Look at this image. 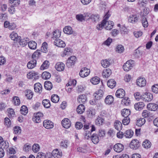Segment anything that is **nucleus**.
<instances>
[{
  "label": "nucleus",
  "mask_w": 158,
  "mask_h": 158,
  "mask_svg": "<svg viewBox=\"0 0 158 158\" xmlns=\"http://www.w3.org/2000/svg\"><path fill=\"white\" fill-rule=\"evenodd\" d=\"M9 2L11 4V5L17 7L19 4L20 1L19 0H9Z\"/></svg>",
  "instance_id": "4d7b16f0"
},
{
  "label": "nucleus",
  "mask_w": 158,
  "mask_h": 158,
  "mask_svg": "<svg viewBox=\"0 0 158 158\" xmlns=\"http://www.w3.org/2000/svg\"><path fill=\"white\" fill-rule=\"evenodd\" d=\"M125 92L124 90L122 89H118L115 93L116 96L118 98H122L124 97Z\"/></svg>",
  "instance_id": "dca6fc26"
},
{
  "label": "nucleus",
  "mask_w": 158,
  "mask_h": 158,
  "mask_svg": "<svg viewBox=\"0 0 158 158\" xmlns=\"http://www.w3.org/2000/svg\"><path fill=\"white\" fill-rule=\"evenodd\" d=\"M10 36L11 39L17 42L19 40L20 37L18 36L17 33L14 32H12L10 34Z\"/></svg>",
  "instance_id": "a878e982"
},
{
  "label": "nucleus",
  "mask_w": 158,
  "mask_h": 158,
  "mask_svg": "<svg viewBox=\"0 0 158 158\" xmlns=\"http://www.w3.org/2000/svg\"><path fill=\"white\" fill-rule=\"evenodd\" d=\"M34 89L35 92L40 93L42 91V85L39 83H36L34 85Z\"/></svg>",
  "instance_id": "5701e85b"
},
{
  "label": "nucleus",
  "mask_w": 158,
  "mask_h": 158,
  "mask_svg": "<svg viewBox=\"0 0 158 158\" xmlns=\"http://www.w3.org/2000/svg\"><path fill=\"white\" fill-rule=\"evenodd\" d=\"M134 66V61L132 60H128L123 66V69L125 71H128L131 69Z\"/></svg>",
  "instance_id": "f03ea898"
},
{
  "label": "nucleus",
  "mask_w": 158,
  "mask_h": 158,
  "mask_svg": "<svg viewBox=\"0 0 158 158\" xmlns=\"http://www.w3.org/2000/svg\"><path fill=\"white\" fill-rule=\"evenodd\" d=\"M54 44L60 48H64L65 46V44L63 41L60 39L54 41Z\"/></svg>",
  "instance_id": "4468645a"
},
{
  "label": "nucleus",
  "mask_w": 158,
  "mask_h": 158,
  "mask_svg": "<svg viewBox=\"0 0 158 158\" xmlns=\"http://www.w3.org/2000/svg\"><path fill=\"white\" fill-rule=\"evenodd\" d=\"M130 122V119L129 117H125L122 120V123L124 125H128Z\"/></svg>",
  "instance_id": "774afa93"
},
{
  "label": "nucleus",
  "mask_w": 158,
  "mask_h": 158,
  "mask_svg": "<svg viewBox=\"0 0 158 158\" xmlns=\"http://www.w3.org/2000/svg\"><path fill=\"white\" fill-rule=\"evenodd\" d=\"M87 100L86 96L85 94H81L79 96L77 101L80 103H84Z\"/></svg>",
  "instance_id": "393cba45"
},
{
  "label": "nucleus",
  "mask_w": 158,
  "mask_h": 158,
  "mask_svg": "<svg viewBox=\"0 0 158 158\" xmlns=\"http://www.w3.org/2000/svg\"><path fill=\"white\" fill-rule=\"evenodd\" d=\"M64 64L62 62L57 63L55 66L56 69L59 71H62L64 70Z\"/></svg>",
  "instance_id": "4be33fe9"
},
{
  "label": "nucleus",
  "mask_w": 158,
  "mask_h": 158,
  "mask_svg": "<svg viewBox=\"0 0 158 158\" xmlns=\"http://www.w3.org/2000/svg\"><path fill=\"white\" fill-rule=\"evenodd\" d=\"M48 44L46 42H44L41 47V51L44 53H46L48 51L47 49Z\"/></svg>",
  "instance_id": "6e6d98bb"
},
{
  "label": "nucleus",
  "mask_w": 158,
  "mask_h": 158,
  "mask_svg": "<svg viewBox=\"0 0 158 158\" xmlns=\"http://www.w3.org/2000/svg\"><path fill=\"white\" fill-rule=\"evenodd\" d=\"M100 81V78L97 77H92L90 80L91 83L93 85H97L99 83Z\"/></svg>",
  "instance_id": "58836bf2"
},
{
  "label": "nucleus",
  "mask_w": 158,
  "mask_h": 158,
  "mask_svg": "<svg viewBox=\"0 0 158 158\" xmlns=\"http://www.w3.org/2000/svg\"><path fill=\"white\" fill-rule=\"evenodd\" d=\"M130 113V110L128 109H124L121 111V114L122 116L124 117H128Z\"/></svg>",
  "instance_id": "2f4dec72"
},
{
  "label": "nucleus",
  "mask_w": 158,
  "mask_h": 158,
  "mask_svg": "<svg viewBox=\"0 0 158 158\" xmlns=\"http://www.w3.org/2000/svg\"><path fill=\"white\" fill-rule=\"evenodd\" d=\"M85 110V107L83 104H80L79 105L77 109V111L78 113L79 114H81L83 113Z\"/></svg>",
  "instance_id": "f704fd0d"
},
{
  "label": "nucleus",
  "mask_w": 158,
  "mask_h": 158,
  "mask_svg": "<svg viewBox=\"0 0 158 158\" xmlns=\"http://www.w3.org/2000/svg\"><path fill=\"white\" fill-rule=\"evenodd\" d=\"M28 45L30 48L31 49H35L36 48V43L34 41H31L28 42Z\"/></svg>",
  "instance_id": "c9c22d12"
},
{
  "label": "nucleus",
  "mask_w": 158,
  "mask_h": 158,
  "mask_svg": "<svg viewBox=\"0 0 158 158\" xmlns=\"http://www.w3.org/2000/svg\"><path fill=\"white\" fill-rule=\"evenodd\" d=\"M49 62L47 60L44 61L40 67L41 70H44L48 69L49 66Z\"/></svg>",
  "instance_id": "37998d69"
},
{
  "label": "nucleus",
  "mask_w": 158,
  "mask_h": 158,
  "mask_svg": "<svg viewBox=\"0 0 158 158\" xmlns=\"http://www.w3.org/2000/svg\"><path fill=\"white\" fill-rule=\"evenodd\" d=\"M61 31L58 30H55L53 31L51 34L52 38L55 41L59 39L61 35Z\"/></svg>",
  "instance_id": "423d86ee"
},
{
  "label": "nucleus",
  "mask_w": 158,
  "mask_h": 158,
  "mask_svg": "<svg viewBox=\"0 0 158 158\" xmlns=\"http://www.w3.org/2000/svg\"><path fill=\"white\" fill-rule=\"evenodd\" d=\"M116 51L119 53L123 52L124 50V48L122 45H118L116 48Z\"/></svg>",
  "instance_id": "13d9d810"
},
{
  "label": "nucleus",
  "mask_w": 158,
  "mask_h": 158,
  "mask_svg": "<svg viewBox=\"0 0 158 158\" xmlns=\"http://www.w3.org/2000/svg\"><path fill=\"white\" fill-rule=\"evenodd\" d=\"M43 116V114L41 112H38L36 114H34V116L32 118V120L35 123H39L41 121V118Z\"/></svg>",
  "instance_id": "20e7f679"
},
{
  "label": "nucleus",
  "mask_w": 158,
  "mask_h": 158,
  "mask_svg": "<svg viewBox=\"0 0 158 158\" xmlns=\"http://www.w3.org/2000/svg\"><path fill=\"white\" fill-rule=\"evenodd\" d=\"M139 16L137 15L133 14L131 15L128 18V21L132 23H135L137 22L139 20Z\"/></svg>",
  "instance_id": "1a4fd4ad"
},
{
  "label": "nucleus",
  "mask_w": 158,
  "mask_h": 158,
  "mask_svg": "<svg viewBox=\"0 0 158 158\" xmlns=\"http://www.w3.org/2000/svg\"><path fill=\"white\" fill-rule=\"evenodd\" d=\"M48 156V155L40 152L37 153L36 158H46V156Z\"/></svg>",
  "instance_id": "e2e57ef3"
},
{
  "label": "nucleus",
  "mask_w": 158,
  "mask_h": 158,
  "mask_svg": "<svg viewBox=\"0 0 158 158\" xmlns=\"http://www.w3.org/2000/svg\"><path fill=\"white\" fill-rule=\"evenodd\" d=\"M42 104L46 108H49L51 106L50 101L48 99L44 100L42 101Z\"/></svg>",
  "instance_id": "864d4df0"
},
{
  "label": "nucleus",
  "mask_w": 158,
  "mask_h": 158,
  "mask_svg": "<svg viewBox=\"0 0 158 158\" xmlns=\"http://www.w3.org/2000/svg\"><path fill=\"white\" fill-rule=\"evenodd\" d=\"M90 71L87 68H82L79 73L80 76L82 77H85L87 76L89 74Z\"/></svg>",
  "instance_id": "0eeeda50"
},
{
  "label": "nucleus",
  "mask_w": 158,
  "mask_h": 158,
  "mask_svg": "<svg viewBox=\"0 0 158 158\" xmlns=\"http://www.w3.org/2000/svg\"><path fill=\"white\" fill-rule=\"evenodd\" d=\"M27 77L28 79L37 80L39 78V75L38 72L33 71L28 73L27 74Z\"/></svg>",
  "instance_id": "7ed1b4c3"
},
{
  "label": "nucleus",
  "mask_w": 158,
  "mask_h": 158,
  "mask_svg": "<svg viewBox=\"0 0 158 158\" xmlns=\"http://www.w3.org/2000/svg\"><path fill=\"white\" fill-rule=\"evenodd\" d=\"M144 106V103L142 102H139L135 103L134 105V108L136 110H141Z\"/></svg>",
  "instance_id": "b1692460"
},
{
  "label": "nucleus",
  "mask_w": 158,
  "mask_h": 158,
  "mask_svg": "<svg viewBox=\"0 0 158 158\" xmlns=\"http://www.w3.org/2000/svg\"><path fill=\"white\" fill-rule=\"evenodd\" d=\"M136 83L138 86L143 87L145 85L146 81L144 78H140L137 80Z\"/></svg>",
  "instance_id": "aec40b11"
},
{
  "label": "nucleus",
  "mask_w": 158,
  "mask_h": 158,
  "mask_svg": "<svg viewBox=\"0 0 158 158\" xmlns=\"http://www.w3.org/2000/svg\"><path fill=\"white\" fill-rule=\"evenodd\" d=\"M104 121V119L98 116L95 120V123L96 125L101 126L102 125Z\"/></svg>",
  "instance_id": "49530a36"
},
{
  "label": "nucleus",
  "mask_w": 158,
  "mask_h": 158,
  "mask_svg": "<svg viewBox=\"0 0 158 158\" xmlns=\"http://www.w3.org/2000/svg\"><path fill=\"white\" fill-rule=\"evenodd\" d=\"M20 37L19 38V40L18 41L21 45L24 47L28 43V39L27 38L20 40Z\"/></svg>",
  "instance_id": "c03bdc74"
},
{
  "label": "nucleus",
  "mask_w": 158,
  "mask_h": 158,
  "mask_svg": "<svg viewBox=\"0 0 158 158\" xmlns=\"http://www.w3.org/2000/svg\"><path fill=\"white\" fill-rule=\"evenodd\" d=\"M47 154L50 156L49 158H52V157L54 158H60L62 156L61 151L60 150H59L58 149H54L52 153L47 152Z\"/></svg>",
  "instance_id": "f257e3e1"
},
{
  "label": "nucleus",
  "mask_w": 158,
  "mask_h": 158,
  "mask_svg": "<svg viewBox=\"0 0 158 158\" xmlns=\"http://www.w3.org/2000/svg\"><path fill=\"white\" fill-rule=\"evenodd\" d=\"M4 27L10 30H14L16 27V25L14 23H10L9 21H5L4 23Z\"/></svg>",
  "instance_id": "39448f33"
},
{
  "label": "nucleus",
  "mask_w": 158,
  "mask_h": 158,
  "mask_svg": "<svg viewBox=\"0 0 158 158\" xmlns=\"http://www.w3.org/2000/svg\"><path fill=\"white\" fill-rule=\"evenodd\" d=\"M62 126L65 128H69L71 126L70 121L67 118H64L61 121Z\"/></svg>",
  "instance_id": "9d476101"
},
{
  "label": "nucleus",
  "mask_w": 158,
  "mask_h": 158,
  "mask_svg": "<svg viewBox=\"0 0 158 158\" xmlns=\"http://www.w3.org/2000/svg\"><path fill=\"white\" fill-rule=\"evenodd\" d=\"M40 148V147L39 145L36 144L33 145L32 149L34 152L36 153L39 151Z\"/></svg>",
  "instance_id": "0e129e2a"
},
{
  "label": "nucleus",
  "mask_w": 158,
  "mask_h": 158,
  "mask_svg": "<svg viewBox=\"0 0 158 158\" xmlns=\"http://www.w3.org/2000/svg\"><path fill=\"white\" fill-rule=\"evenodd\" d=\"M152 99V95L150 93H146L145 94L142 95V100L144 102H150Z\"/></svg>",
  "instance_id": "6e6552de"
},
{
  "label": "nucleus",
  "mask_w": 158,
  "mask_h": 158,
  "mask_svg": "<svg viewBox=\"0 0 158 158\" xmlns=\"http://www.w3.org/2000/svg\"><path fill=\"white\" fill-rule=\"evenodd\" d=\"M12 102L15 106L19 105L20 103L19 98L17 96H14L13 98Z\"/></svg>",
  "instance_id": "a19ab883"
},
{
  "label": "nucleus",
  "mask_w": 158,
  "mask_h": 158,
  "mask_svg": "<svg viewBox=\"0 0 158 158\" xmlns=\"http://www.w3.org/2000/svg\"><path fill=\"white\" fill-rule=\"evenodd\" d=\"M103 92L102 90L99 89L94 94V96L95 99L97 100H99L101 99L103 96Z\"/></svg>",
  "instance_id": "a211bd4d"
},
{
  "label": "nucleus",
  "mask_w": 158,
  "mask_h": 158,
  "mask_svg": "<svg viewBox=\"0 0 158 158\" xmlns=\"http://www.w3.org/2000/svg\"><path fill=\"white\" fill-rule=\"evenodd\" d=\"M76 60V58L75 56H72L68 58L66 63V65L70 67L72 65H73Z\"/></svg>",
  "instance_id": "9b49d317"
},
{
  "label": "nucleus",
  "mask_w": 158,
  "mask_h": 158,
  "mask_svg": "<svg viewBox=\"0 0 158 158\" xmlns=\"http://www.w3.org/2000/svg\"><path fill=\"white\" fill-rule=\"evenodd\" d=\"M139 146V141L137 139L132 140L130 144V147L133 149H136Z\"/></svg>",
  "instance_id": "ddd939ff"
},
{
  "label": "nucleus",
  "mask_w": 158,
  "mask_h": 158,
  "mask_svg": "<svg viewBox=\"0 0 158 158\" xmlns=\"http://www.w3.org/2000/svg\"><path fill=\"white\" fill-rule=\"evenodd\" d=\"M59 97L56 94H53L51 96V100L54 103L57 102L59 101Z\"/></svg>",
  "instance_id": "09e8293b"
},
{
  "label": "nucleus",
  "mask_w": 158,
  "mask_h": 158,
  "mask_svg": "<svg viewBox=\"0 0 158 158\" xmlns=\"http://www.w3.org/2000/svg\"><path fill=\"white\" fill-rule=\"evenodd\" d=\"M106 20L105 19H103L101 23H99L97 25V28L99 30H102L103 27H105V24H106Z\"/></svg>",
  "instance_id": "79ce46f5"
},
{
  "label": "nucleus",
  "mask_w": 158,
  "mask_h": 158,
  "mask_svg": "<svg viewBox=\"0 0 158 158\" xmlns=\"http://www.w3.org/2000/svg\"><path fill=\"white\" fill-rule=\"evenodd\" d=\"M106 24H105V27L107 30H111L114 25V23L113 22L110 21L107 22L106 21Z\"/></svg>",
  "instance_id": "bb28decb"
},
{
  "label": "nucleus",
  "mask_w": 158,
  "mask_h": 158,
  "mask_svg": "<svg viewBox=\"0 0 158 158\" xmlns=\"http://www.w3.org/2000/svg\"><path fill=\"white\" fill-rule=\"evenodd\" d=\"M64 32L67 34H71L73 33V30L72 27L69 26H66L63 29Z\"/></svg>",
  "instance_id": "cd10ccee"
},
{
  "label": "nucleus",
  "mask_w": 158,
  "mask_h": 158,
  "mask_svg": "<svg viewBox=\"0 0 158 158\" xmlns=\"http://www.w3.org/2000/svg\"><path fill=\"white\" fill-rule=\"evenodd\" d=\"M107 85L109 87L112 89L116 86V82L114 79H110L107 81Z\"/></svg>",
  "instance_id": "7c9ffc66"
},
{
  "label": "nucleus",
  "mask_w": 158,
  "mask_h": 158,
  "mask_svg": "<svg viewBox=\"0 0 158 158\" xmlns=\"http://www.w3.org/2000/svg\"><path fill=\"white\" fill-rule=\"evenodd\" d=\"M134 134L133 131L131 130L126 131L124 133V136L126 138H131L133 136Z\"/></svg>",
  "instance_id": "e433bc0d"
},
{
  "label": "nucleus",
  "mask_w": 158,
  "mask_h": 158,
  "mask_svg": "<svg viewBox=\"0 0 158 158\" xmlns=\"http://www.w3.org/2000/svg\"><path fill=\"white\" fill-rule=\"evenodd\" d=\"M43 126L47 129H50L54 127L53 123L51 121L48 120H44L43 122Z\"/></svg>",
  "instance_id": "f8f14e48"
},
{
  "label": "nucleus",
  "mask_w": 158,
  "mask_h": 158,
  "mask_svg": "<svg viewBox=\"0 0 158 158\" xmlns=\"http://www.w3.org/2000/svg\"><path fill=\"white\" fill-rule=\"evenodd\" d=\"M134 96L135 99L137 101H139L141 99L142 100V96H141L140 93L139 92H137L134 93Z\"/></svg>",
  "instance_id": "338daca9"
},
{
  "label": "nucleus",
  "mask_w": 158,
  "mask_h": 158,
  "mask_svg": "<svg viewBox=\"0 0 158 158\" xmlns=\"http://www.w3.org/2000/svg\"><path fill=\"white\" fill-rule=\"evenodd\" d=\"M92 142L94 144H97L99 141V139L98 135L96 134H93L91 137Z\"/></svg>",
  "instance_id": "c756f323"
},
{
  "label": "nucleus",
  "mask_w": 158,
  "mask_h": 158,
  "mask_svg": "<svg viewBox=\"0 0 158 158\" xmlns=\"http://www.w3.org/2000/svg\"><path fill=\"white\" fill-rule=\"evenodd\" d=\"M122 103L125 106H128L130 104V101L128 97H125L122 99Z\"/></svg>",
  "instance_id": "603ef678"
},
{
  "label": "nucleus",
  "mask_w": 158,
  "mask_h": 158,
  "mask_svg": "<svg viewBox=\"0 0 158 158\" xmlns=\"http://www.w3.org/2000/svg\"><path fill=\"white\" fill-rule=\"evenodd\" d=\"M17 7L12 5H11L10 7L8 8L9 12L11 14H13L15 13Z\"/></svg>",
  "instance_id": "680f3d73"
},
{
  "label": "nucleus",
  "mask_w": 158,
  "mask_h": 158,
  "mask_svg": "<svg viewBox=\"0 0 158 158\" xmlns=\"http://www.w3.org/2000/svg\"><path fill=\"white\" fill-rule=\"evenodd\" d=\"M99 16L97 14L92 15L89 17L90 19L93 21L95 22H98L99 20Z\"/></svg>",
  "instance_id": "a18cd8bd"
},
{
  "label": "nucleus",
  "mask_w": 158,
  "mask_h": 158,
  "mask_svg": "<svg viewBox=\"0 0 158 158\" xmlns=\"http://www.w3.org/2000/svg\"><path fill=\"white\" fill-rule=\"evenodd\" d=\"M143 146L145 148H148L151 146L150 142L148 140H145L143 143Z\"/></svg>",
  "instance_id": "052dcab7"
},
{
  "label": "nucleus",
  "mask_w": 158,
  "mask_h": 158,
  "mask_svg": "<svg viewBox=\"0 0 158 158\" xmlns=\"http://www.w3.org/2000/svg\"><path fill=\"white\" fill-rule=\"evenodd\" d=\"M36 63V60L35 59H33L28 63L27 66L28 69H32L35 67Z\"/></svg>",
  "instance_id": "412c9836"
},
{
  "label": "nucleus",
  "mask_w": 158,
  "mask_h": 158,
  "mask_svg": "<svg viewBox=\"0 0 158 158\" xmlns=\"http://www.w3.org/2000/svg\"><path fill=\"white\" fill-rule=\"evenodd\" d=\"M25 95L28 99H31L33 96V93L31 90H27L26 91Z\"/></svg>",
  "instance_id": "4c0bfd02"
},
{
  "label": "nucleus",
  "mask_w": 158,
  "mask_h": 158,
  "mask_svg": "<svg viewBox=\"0 0 158 158\" xmlns=\"http://www.w3.org/2000/svg\"><path fill=\"white\" fill-rule=\"evenodd\" d=\"M42 77L43 79H48L50 77L51 74L48 72H44L42 74Z\"/></svg>",
  "instance_id": "3c124183"
},
{
  "label": "nucleus",
  "mask_w": 158,
  "mask_h": 158,
  "mask_svg": "<svg viewBox=\"0 0 158 158\" xmlns=\"http://www.w3.org/2000/svg\"><path fill=\"white\" fill-rule=\"evenodd\" d=\"M21 113L23 115H26L28 113V110L27 107L25 106H23L20 109Z\"/></svg>",
  "instance_id": "de8ad7c7"
},
{
  "label": "nucleus",
  "mask_w": 158,
  "mask_h": 158,
  "mask_svg": "<svg viewBox=\"0 0 158 158\" xmlns=\"http://www.w3.org/2000/svg\"><path fill=\"white\" fill-rule=\"evenodd\" d=\"M101 64L102 66L104 68H107L109 67L110 64L109 61L107 59L102 60Z\"/></svg>",
  "instance_id": "8fccbe9b"
},
{
  "label": "nucleus",
  "mask_w": 158,
  "mask_h": 158,
  "mask_svg": "<svg viewBox=\"0 0 158 158\" xmlns=\"http://www.w3.org/2000/svg\"><path fill=\"white\" fill-rule=\"evenodd\" d=\"M123 146L122 144L120 143L116 144L114 147V150L117 152H121L123 150Z\"/></svg>",
  "instance_id": "2eb2a0df"
},
{
  "label": "nucleus",
  "mask_w": 158,
  "mask_h": 158,
  "mask_svg": "<svg viewBox=\"0 0 158 158\" xmlns=\"http://www.w3.org/2000/svg\"><path fill=\"white\" fill-rule=\"evenodd\" d=\"M70 48H64V51L61 54V56L62 57H64V56L69 55L70 53Z\"/></svg>",
  "instance_id": "5fc2aeb1"
},
{
  "label": "nucleus",
  "mask_w": 158,
  "mask_h": 158,
  "mask_svg": "<svg viewBox=\"0 0 158 158\" xmlns=\"http://www.w3.org/2000/svg\"><path fill=\"white\" fill-rule=\"evenodd\" d=\"M100 115L102 116L106 117L109 118L110 117V115L109 113H107L106 111L105 110H102L100 113Z\"/></svg>",
  "instance_id": "69168bd1"
},
{
  "label": "nucleus",
  "mask_w": 158,
  "mask_h": 158,
  "mask_svg": "<svg viewBox=\"0 0 158 158\" xmlns=\"http://www.w3.org/2000/svg\"><path fill=\"white\" fill-rule=\"evenodd\" d=\"M158 108V105L154 103H149L147 105V108L149 110L153 111L156 110Z\"/></svg>",
  "instance_id": "6ab92c4d"
},
{
  "label": "nucleus",
  "mask_w": 158,
  "mask_h": 158,
  "mask_svg": "<svg viewBox=\"0 0 158 158\" xmlns=\"http://www.w3.org/2000/svg\"><path fill=\"white\" fill-rule=\"evenodd\" d=\"M111 74V71L109 69L104 70L102 72V75L103 77L106 78L109 77Z\"/></svg>",
  "instance_id": "473e14b6"
},
{
  "label": "nucleus",
  "mask_w": 158,
  "mask_h": 158,
  "mask_svg": "<svg viewBox=\"0 0 158 158\" xmlns=\"http://www.w3.org/2000/svg\"><path fill=\"white\" fill-rule=\"evenodd\" d=\"M114 127L117 130L120 131L122 128V124L120 122L116 120L114 123Z\"/></svg>",
  "instance_id": "c85d7f7f"
},
{
  "label": "nucleus",
  "mask_w": 158,
  "mask_h": 158,
  "mask_svg": "<svg viewBox=\"0 0 158 158\" xmlns=\"http://www.w3.org/2000/svg\"><path fill=\"white\" fill-rule=\"evenodd\" d=\"M145 123V120L144 118H140L137 119L136 125L139 127H141Z\"/></svg>",
  "instance_id": "72a5a7b5"
},
{
  "label": "nucleus",
  "mask_w": 158,
  "mask_h": 158,
  "mask_svg": "<svg viewBox=\"0 0 158 158\" xmlns=\"http://www.w3.org/2000/svg\"><path fill=\"white\" fill-rule=\"evenodd\" d=\"M44 86L46 89L50 90L52 89V85L51 82L49 81H46L44 82Z\"/></svg>",
  "instance_id": "ea45409f"
},
{
  "label": "nucleus",
  "mask_w": 158,
  "mask_h": 158,
  "mask_svg": "<svg viewBox=\"0 0 158 158\" xmlns=\"http://www.w3.org/2000/svg\"><path fill=\"white\" fill-rule=\"evenodd\" d=\"M114 101V97L112 96L111 95H109L107 96L104 100L105 103L108 105H110L112 104Z\"/></svg>",
  "instance_id": "f3484780"
},
{
  "label": "nucleus",
  "mask_w": 158,
  "mask_h": 158,
  "mask_svg": "<svg viewBox=\"0 0 158 158\" xmlns=\"http://www.w3.org/2000/svg\"><path fill=\"white\" fill-rule=\"evenodd\" d=\"M85 87L83 85H78L76 88V90L78 92H82L85 90Z\"/></svg>",
  "instance_id": "bf43d9fd"
}]
</instances>
